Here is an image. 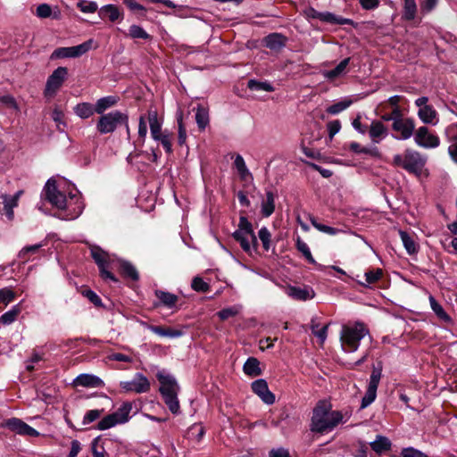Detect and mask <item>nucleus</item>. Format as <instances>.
<instances>
[{"label": "nucleus", "mask_w": 457, "mask_h": 457, "mask_svg": "<svg viewBox=\"0 0 457 457\" xmlns=\"http://www.w3.org/2000/svg\"><path fill=\"white\" fill-rule=\"evenodd\" d=\"M45 198L55 208L65 211L63 220H71L77 219L84 209L80 196L71 195L69 199L57 189L56 181L49 179L43 189Z\"/></svg>", "instance_id": "1"}, {"label": "nucleus", "mask_w": 457, "mask_h": 457, "mask_svg": "<svg viewBox=\"0 0 457 457\" xmlns=\"http://www.w3.org/2000/svg\"><path fill=\"white\" fill-rule=\"evenodd\" d=\"M330 404L319 402L313 409L311 430L323 434L333 430L343 420V414L339 411H331Z\"/></svg>", "instance_id": "2"}, {"label": "nucleus", "mask_w": 457, "mask_h": 457, "mask_svg": "<svg viewBox=\"0 0 457 457\" xmlns=\"http://www.w3.org/2000/svg\"><path fill=\"white\" fill-rule=\"evenodd\" d=\"M392 163L409 173L420 175L427 163V156L417 150L407 148L403 154L394 155Z\"/></svg>", "instance_id": "3"}, {"label": "nucleus", "mask_w": 457, "mask_h": 457, "mask_svg": "<svg viewBox=\"0 0 457 457\" xmlns=\"http://www.w3.org/2000/svg\"><path fill=\"white\" fill-rule=\"evenodd\" d=\"M157 378L161 384L160 392L164 403L173 414H178L179 412V403L178 400L179 386L176 379L170 375H164L162 373H158Z\"/></svg>", "instance_id": "4"}, {"label": "nucleus", "mask_w": 457, "mask_h": 457, "mask_svg": "<svg viewBox=\"0 0 457 457\" xmlns=\"http://www.w3.org/2000/svg\"><path fill=\"white\" fill-rule=\"evenodd\" d=\"M369 333L363 323L357 322L353 326H343L340 340L345 352L353 353L357 351L361 340Z\"/></svg>", "instance_id": "5"}, {"label": "nucleus", "mask_w": 457, "mask_h": 457, "mask_svg": "<svg viewBox=\"0 0 457 457\" xmlns=\"http://www.w3.org/2000/svg\"><path fill=\"white\" fill-rule=\"evenodd\" d=\"M132 410V404L129 402L123 403L118 410L104 417L97 424L99 430L111 428L117 424H124L129 420V413Z\"/></svg>", "instance_id": "6"}, {"label": "nucleus", "mask_w": 457, "mask_h": 457, "mask_svg": "<svg viewBox=\"0 0 457 457\" xmlns=\"http://www.w3.org/2000/svg\"><path fill=\"white\" fill-rule=\"evenodd\" d=\"M126 122L127 114L116 110L102 114L97 120L96 129L100 134H109L114 132L121 123Z\"/></svg>", "instance_id": "7"}, {"label": "nucleus", "mask_w": 457, "mask_h": 457, "mask_svg": "<svg viewBox=\"0 0 457 457\" xmlns=\"http://www.w3.org/2000/svg\"><path fill=\"white\" fill-rule=\"evenodd\" d=\"M428 98L421 96L415 100V105L419 107L417 115L419 119L428 125H436L439 121L436 110L430 104H428Z\"/></svg>", "instance_id": "8"}, {"label": "nucleus", "mask_w": 457, "mask_h": 457, "mask_svg": "<svg viewBox=\"0 0 457 457\" xmlns=\"http://www.w3.org/2000/svg\"><path fill=\"white\" fill-rule=\"evenodd\" d=\"M415 144L425 149H433L440 145L439 137L433 133L428 127L421 126L414 133Z\"/></svg>", "instance_id": "9"}, {"label": "nucleus", "mask_w": 457, "mask_h": 457, "mask_svg": "<svg viewBox=\"0 0 457 457\" xmlns=\"http://www.w3.org/2000/svg\"><path fill=\"white\" fill-rule=\"evenodd\" d=\"M92 39L80 45L70 47H58L51 54V59L77 58L89 51L92 46Z\"/></svg>", "instance_id": "10"}, {"label": "nucleus", "mask_w": 457, "mask_h": 457, "mask_svg": "<svg viewBox=\"0 0 457 457\" xmlns=\"http://www.w3.org/2000/svg\"><path fill=\"white\" fill-rule=\"evenodd\" d=\"M91 256L97 264L100 275L103 278H108L113 282H118L117 278L112 272L107 270L110 257L106 252L98 246H94L91 248Z\"/></svg>", "instance_id": "11"}, {"label": "nucleus", "mask_w": 457, "mask_h": 457, "mask_svg": "<svg viewBox=\"0 0 457 457\" xmlns=\"http://www.w3.org/2000/svg\"><path fill=\"white\" fill-rule=\"evenodd\" d=\"M380 378L381 368H373L366 393L361 399V409H365L375 401Z\"/></svg>", "instance_id": "12"}, {"label": "nucleus", "mask_w": 457, "mask_h": 457, "mask_svg": "<svg viewBox=\"0 0 457 457\" xmlns=\"http://www.w3.org/2000/svg\"><path fill=\"white\" fill-rule=\"evenodd\" d=\"M68 76V69L66 67H58L48 77L46 85V95H54L62 87Z\"/></svg>", "instance_id": "13"}, {"label": "nucleus", "mask_w": 457, "mask_h": 457, "mask_svg": "<svg viewBox=\"0 0 457 457\" xmlns=\"http://www.w3.org/2000/svg\"><path fill=\"white\" fill-rule=\"evenodd\" d=\"M120 386L125 392L137 394L146 393L150 390V382L142 373H137L130 381H121Z\"/></svg>", "instance_id": "14"}, {"label": "nucleus", "mask_w": 457, "mask_h": 457, "mask_svg": "<svg viewBox=\"0 0 457 457\" xmlns=\"http://www.w3.org/2000/svg\"><path fill=\"white\" fill-rule=\"evenodd\" d=\"M392 129L400 134V136L396 137L397 139L407 140L411 137H414L416 131L415 121L411 118H402L393 122Z\"/></svg>", "instance_id": "15"}, {"label": "nucleus", "mask_w": 457, "mask_h": 457, "mask_svg": "<svg viewBox=\"0 0 457 457\" xmlns=\"http://www.w3.org/2000/svg\"><path fill=\"white\" fill-rule=\"evenodd\" d=\"M5 427L12 432L21 436H37L38 431L18 418H12L6 420Z\"/></svg>", "instance_id": "16"}, {"label": "nucleus", "mask_w": 457, "mask_h": 457, "mask_svg": "<svg viewBox=\"0 0 457 457\" xmlns=\"http://www.w3.org/2000/svg\"><path fill=\"white\" fill-rule=\"evenodd\" d=\"M251 387L253 392L256 394L266 404H273L275 403V395L270 391L268 383L265 379L260 378L253 381Z\"/></svg>", "instance_id": "17"}, {"label": "nucleus", "mask_w": 457, "mask_h": 457, "mask_svg": "<svg viewBox=\"0 0 457 457\" xmlns=\"http://www.w3.org/2000/svg\"><path fill=\"white\" fill-rule=\"evenodd\" d=\"M287 38L280 33H270L263 38L264 46L271 51L278 52L283 49Z\"/></svg>", "instance_id": "18"}, {"label": "nucleus", "mask_w": 457, "mask_h": 457, "mask_svg": "<svg viewBox=\"0 0 457 457\" xmlns=\"http://www.w3.org/2000/svg\"><path fill=\"white\" fill-rule=\"evenodd\" d=\"M233 238L240 244L241 248L250 253L252 249H255L258 241L256 237H250L246 233L234 232L232 234Z\"/></svg>", "instance_id": "19"}, {"label": "nucleus", "mask_w": 457, "mask_h": 457, "mask_svg": "<svg viewBox=\"0 0 457 457\" xmlns=\"http://www.w3.org/2000/svg\"><path fill=\"white\" fill-rule=\"evenodd\" d=\"M76 386L84 387H104V382L97 376L93 374H80L74 379Z\"/></svg>", "instance_id": "20"}, {"label": "nucleus", "mask_w": 457, "mask_h": 457, "mask_svg": "<svg viewBox=\"0 0 457 457\" xmlns=\"http://www.w3.org/2000/svg\"><path fill=\"white\" fill-rule=\"evenodd\" d=\"M369 135L373 143L378 144L387 136V129L381 121L373 120L369 129Z\"/></svg>", "instance_id": "21"}, {"label": "nucleus", "mask_w": 457, "mask_h": 457, "mask_svg": "<svg viewBox=\"0 0 457 457\" xmlns=\"http://www.w3.org/2000/svg\"><path fill=\"white\" fill-rule=\"evenodd\" d=\"M147 120L150 126L151 136L154 140H157L163 131L162 130V122L159 120L158 114L155 110H149L147 112Z\"/></svg>", "instance_id": "22"}, {"label": "nucleus", "mask_w": 457, "mask_h": 457, "mask_svg": "<svg viewBox=\"0 0 457 457\" xmlns=\"http://www.w3.org/2000/svg\"><path fill=\"white\" fill-rule=\"evenodd\" d=\"M17 206L15 200H11L10 195H0V214H5L7 220L12 221L14 218L13 209Z\"/></svg>", "instance_id": "23"}, {"label": "nucleus", "mask_w": 457, "mask_h": 457, "mask_svg": "<svg viewBox=\"0 0 457 457\" xmlns=\"http://www.w3.org/2000/svg\"><path fill=\"white\" fill-rule=\"evenodd\" d=\"M287 295L293 299L306 301L314 297V292L307 287H289Z\"/></svg>", "instance_id": "24"}, {"label": "nucleus", "mask_w": 457, "mask_h": 457, "mask_svg": "<svg viewBox=\"0 0 457 457\" xmlns=\"http://www.w3.org/2000/svg\"><path fill=\"white\" fill-rule=\"evenodd\" d=\"M119 101V97L116 96H107L102 98H99L96 104V112L98 114H104V112L109 109L116 105Z\"/></svg>", "instance_id": "25"}, {"label": "nucleus", "mask_w": 457, "mask_h": 457, "mask_svg": "<svg viewBox=\"0 0 457 457\" xmlns=\"http://www.w3.org/2000/svg\"><path fill=\"white\" fill-rule=\"evenodd\" d=\"M244 373L249 377H258L262 370L260 368V361L255 357H249L243 366Z\"/></svg>", "instance_id": "26"}, {"label": "nucleus", "mask_w": 457, "mask_h": 457, "mask_svg": "<svg viewBox=\"0 0 457 457\" xmlns=\"http://www.w3.org/2000/svg\"><path fill=\"white\" fill-rule=\"evenodd\" d=\"M320 21L329 23V24H339V25H353V21L348 18H344L341 16H337L336 14L329 12H321L320 15Z\"/></svg>", "instance_id": "27"}, {"label": "nucleus", "mask_w": 457, "mask_h": 457, "mask_svg": "<svg viewBox=\"0 0 457 457\" xmlns=\"http://www.w3.org/2000/svg\"><path fill=\"white\" fill-rule=\"evenodd\" d=\"M101 19H109L111 21H117L121 13L119 8L114 4H106L101 7L98 11Z\"/></svg>", "instance_id": "28"}, {"label": "nucleus", "mask_w": 457, "mask_h": 457, "mask_svg": "<svg viewBox=\"0 0 457 457\" xmlns=\"http://www.w3.org/2000/svg\"><path fill=\"white\" fill-rule=\"evenodd\" d=\"M120 274L133 281H137L139 278V274L136 267L129 262L120 261L119 267Z\"/></svg>", "instance_id": "29"}, {"label": "nucleus", "mask_w": 457, "mask_h": 457, "mask_svg": "<svg viewBox=\"0 0 457 457\" xmlns=\"http://www.w3.org/2000/svg\"><path fill=\"white\" fill-rule=\"evenodd\" d=\"M154 295L161 303L168 308L174 307L179 299L176 295L162 290H155Z\"/></svg>", "instance_id": "30"}, {"label": "nucleus", "mask_w": 457, "mask_h": 457, "mask_svg": "<svg viewBox=\"0 0 457 457\" xmlns=\"http://www.w3.org/2000/svg\"><path fill=\"white\" fill-rule=\"evenodd\" d=\"M74 112L81 119H87L96 112V108L90 103H80L74 107Z\"/></svg>", "instance_id": "31"}, {"label": "nucleus", "mask_w": 457, "mask_h": 457, "mask_svg": "<svg viewBox=\"0 0 457 457\" xmlns=\"http://www.w3.org/2000/svg\"><path fill=\"white\" fill-rule=\"evenodd\" d=\"M370 447L374 452L381 453L390 449L391 442L386 436H377L376 439L370 443Z\"/></svg>", "instance_id": "32"}, {"label": "nucleus", "mask_w": 457, "mask_h": 457, "mask_svg": "<svg viewBox=\"0 0 457 457\" xmlns=\"http://www.w3.org/2000/svg\"><path fill=\"white\" fill-rule=\"evenodd\" d=\"M350 58H345L342 60L333 70L328 71L324 72V77L329 80H332L337 77H339L342 73L345 72L346 67L350 62Z\"/></svg>", "instance_id": "33"}, {"label": "nucleus", "mask_w": 457, "mask_h": 457, "mask_svg": "<svg viewBox=\"0 0 457 457\" xmlns=\"http://www.w3.org/2000/svg\"><path fill=\"white\" fill-rule=\"evenodd\" d=\"M399 234L407 253L409 254L416 253L418 252V245L414 241L413 237L407 232L403 230H400Z\"/></svg>", "instance_id": "34"}, {"label": "nucleus", "mask_w": 457, "mask_h": 457, "mask_svg": "<svg viewBox=\"0 0 457 457\" xmlns=\"http://www.w3.org/2000/svg\"><path fill=\"white\" fill-rule=\"evenodd\" d=\"M275 210L274 195L271 191L266 192V200L262 204V214L270 217Z\"/></svg>", "instance_id": "35"}, {"label": "nucleus", "mask_w": 457, "mask_h": 457, "mask_svg": "<svg viewBox=\"0 0 457 457\" xmlns=\"http://www.w3.org/2000/svg\"><path fill=\"white\" fill-rule=\"evenodd\" d=\"M195 121L200 130H204L209 124V113L207 109L198 106L195 112Z\"/></svg>", "instance_id": "36"}, {"label": "nucleus", "mask_w": 457, "mask_h": 457, "mask_svg": "<svg viewBox=\"0 0 457 457\" xmlns=\"http://www.w3.org/2000/svg\"><path fill=\"white\" fill-rule=\"evenodd\" d=\"M20 312H21V307L19 304H16L14 306H12L11 310L4 312L0 317V322L4 325H10L16 320Z\"/></svg>", "instance_id": "37"}, {"label": "nucleus", "mask_w": 457, "mask_h": 457, "mask_svg": "<svg viewBox=\"0 0 457 457\" xmlns=\"http://www.w3.org/2000/svg\"><path fill=\"white\" fill-rule=\"evenodd\" d=\"M247 87L250 90L253 91H265V92H273V86L267 81H258L255 79H250L247 83Z\"/></svg>", "instance_id": "38"}, {"label": "nucleus", "mask_w": 457, "mask_h": 457, "mask_svg": "<svg viewBox=\"0 0 457 457\" xmlns=\"http://www.w3.org/2000/svg\"><path fill=\"white\" fill-rule=\"evenodd\" d=\"M234 165L241 178V179H246L248 177L252 178V174L249 172L244 158L237 154L234 161Z\"/></svg>", "instance_id": "39"}, {"label": "nucleus", "mask_w": 457, "mask_h": 457, "mask_svg": "<svg viewBox=\"0 0 457 457\" xmlns=\"http://www.w3.org/2000/svg\"><path fill=\"white\" fill-rule=\"evenodd\" d=\"M296 249L302 253V254L304 256V258L312 264H316V262L314 258L312 257V254L311 253V250L308 246V245L303 242L300 237H297L296 242H295Z\"/></svg>", "instance_id": "40"}, {"label": "nucleus", "mask_w": 457, "mask_h": 457, "mask_svg": "<svg viewBox=\"0 0 457 457\" xmlns=\"http://www.w3.org/2000/svg\"><path fill=\"white\" fill-rule=\"evenodd\" d=\"M177 122H178V143L179 145H183L186 143L187 139V130L186 127L183 123V112L182 111L177 112Z\"/></svg>", "instance_id": "41"}, {"label": "nucleus", "mask_w": 457, "mask_h": 457, "mask_svg": "<svg viewBox=\"0 0 457 457\" xmlns=\"http://www.w3.org/2000/svg\"><path fill=\"white\" fill-rule=\"evenodd\" d=\"M403 17L407 21H412L417 13V4L415 0H403Z\"/></svg>", "instance_id": "42"}, {"label": "nucleus", "mask_w": 457, "mask_h": 457, "mask_svg": "<svg viewBox=\"0 0 457 457\" xmlns=\"http://www.w3.org/2000/svg\"><path fill=\"white\" fill-rule=\"evenodd\" d=\"M129 36L131 38L137 39H151V36L140 26L138 25H131L129 29Z\"/></svg>", "instance_id": "43"}, {"label": "nucleus", "mask_w": 457, "mask_h": 457, "mask_svg": "<svg viewBox=\"0 0 457 457\" xmlns=\"http://www.w3.org/2000/svg\"><path fill=\"white\" fill-rule=\"evenodd\" d=\"M429 303L430 307L433 310V312L436 313V315L440 318L443 320H449L450 317L447 315V313L445 312L442 305L435 299L434 296H429Z\"/></svg>", "instance_id": "44"}, {"label": "nucleus", "mask_w": 457, "mask_h": 457, "mask_svg": "<svg viewBox=\"0 0 457 457\" xmlns=\"http://www.w3.org/2000/svg\"><path fill=\"white\" fill-rule=\"evenodd\" d=\"M241 311V306L233 305L228 308H224L217 312V316L220 320H226L231 317L237 315Z\"/></svg>", "instance_id": "45"}, {"label": "nucleus", "mask_w": 457, "mask_h": 457, "mask_svg": "<svg viewBox=\"0 0 457 457\" xmlns=\"http://www.w3.org/2000/svg\"><path fill=\"white\" fill-rule=\"evenodd\" d=\"M310 221L312 223V225L316 228L318 229L319 231L322 232V233H325V234H328V235H337L340 229L338 228H333V227H329V226H327V225H324V224H321L320 222H318V220H316V218L314 217H310Z\"/></svg>", "instance_id": "46"}, {"label": "nucleus", "mask_w": 457, "mask_h": 457, "mask_svg": "<svg viewBox=\"0 0 457 457\" xmlns=\"http://www.w3.org/2000/svg\"><path fill=\"white\" fill-rule=\"evenodd\" d=\"M235 232L246 233L250 237H256L252 223L245 216L239 218L238 228Z\"/></svg>", "instance_id": "47"}, {"label": "nucleus", "mask_w": 457, "mask_h": 457, "mask_svg": "<svg viewBox=\"0 0 457 457\" xmlns=\"http://www.w3.org/2000/svg\"><path fill=\"white\" fill-rule=\"evenodd\" d=\"M42 244H36L23 247L18 253V257L24 262L29 261V254L36 253L41 247Z\"/></svg>", "instance_id": "48"}, {"label": "nucleus", "mask_w": 457, "mask_h": 457, "mask_svg": "<svg viewBox=\"0 0 457 457\" xmlns=\"http://www.w3.org/2000/svg\"><path fill=\"white\" fill-rule=\"evenodd\" d=\"M77 7L85 13H94L97 11L98 5L96 2L81 0L77 3Z\"/></svg>", "instance_id": "49"}, {"label": "nucleus", "mask_w": 457, "mask_h": 457, "mask_svg": "<svg viewBox=\"0 0 457 457\" xmlns=\"http://www.w3.org/2000/svg\"><path fill=\"white\" fill-rule=\"evenodd\" d=\"M191 287L195 291L201 293H206L210 290V285L204 281V279L200 277H195L193 278Z\"/></svg>", "instance_id": "50"}, {"label": "nucleus", "mask_w": 457, "mask_h": 457, "mask_svg": "<svg viewBox=\"0 0 457 457\" xmlns=\"http://www.w3.org/2000/svg\"><path fill=\"white\" fill-rule=\"evenodd\" d=\"M15 298V293L8 288L4 287L0 289V304L6 306L8 303L12 302Z\"/></svg>", "instance_id": "51"}, {"label": "nucleus", "mask_w": 457, "mask_h": 457, "mask_svg": "<svg viewBox=\"0 0 457 457\" xmlns=\"http://www.w3.org/2000/svg\"><path fill=\"white\" fill-rule=\"evenodd\" d=\"M171 134L168 130H164L163 133L158 137L156 141L161 142L162 145L165 149L166 153H172V145L170 140Z\"/></svg>", "instance_id": "52"}, {"label": "nucleus", "mask_w": 457, "mask_h": 457, "mask_svg": "<svg viewBox=\"0 0 457 457\" xmlns=\"http://www.w3.org/2000/svg\"><path fill=\"white\" fill-rule=\"evenodd\" d=\"M382 276V270L380 269L372 270L365 272V283H361L363 286L377 282Z\"/></svg>", "instance_id": "53"}, {"label": "nucleus", "mask_w": 457, "mask_h": 457, "mask_svg": "<svg viewBox=\"0 0 457 457\" xmlns=\"http://www.w3.org/2000/svg\"><path fill=\"white\" fill-rule=\"evenodd\" d=\"M101 439L97 436L91 443V450L94 457H105V450L103 445H99Z\"/></svg>", "instance_id": "54"}, {"label": "nucleus", "mask_w": 457, "mask_h": 457, "mask_svg": "<svg viewBox=\"0 0 457 457\" xmlns=\"http://www.w3.org/2000/svg\"><path fill=\"white\" fill-rule=\"evenodd\" d=\"M258 237L262 243L263 248L265 250H269L270 237H271V235H270V232L269 231V229L266 227H262L258 232Z\"/></svg>", "instance_id": "55"}, {"label": "nucleus", "mask_w": 457, "mask_h": 457, "mask_svg": "<svg viewBox=\"0 0 457 457\" xmlns=\"http://www.w3.org/2000/svg\"><path fill=\"white\" fill-rule=\"evenodd\" d=\"M351 101H341L336 103L328 108V112L330 114H337L350 106Z\"/></svg>", "instance_id": "56"}, {"label": "nucleus", "mask_w": 457, "mask_h": 457, "mask_svg": "<svg viewBox=\"0 0 457 457\" xmlns=\"http://www.w3.org/2000/svg\"><path fill=\"white\" fill-rule=\"evenodd\" d=\"M36 14L41 19L48 18L52 15L51 6L47 4H41L37 7Z\"/></svg>", "instance_id": "57"}, {"label": "nucleus", "mask_w": 457, "mask_h": 457, "mask_svg": "<svg viewBox=\"0 0 457 457\" xmlns=\"http://www.w3.org/2000/svg\"><path fill=\"white\" fill-rule=\"evenodd\" d=\"M102 411H103L99 410L88 411L83 418V425H88L93 421L96 420L101 416Z\"/></svg>", "instance_id": "58"}, {"label": "nucleus", "mask_w": 457, "mask_h": 457, "mask_svg": "<svg viewBox=\"0 0 457 457\" xmlns=\"http://www.w3.org/2000/svg\"><path fill=\"white\" fill-rule=\"evenodd\" d=\"M83 295L87 297L92 303L96 306H101L102 301L101 298L91 289H87L83 291Z\"/></svg>", "instance_id": "59"}, {"label": "nucleus", "mask_w": 457, "mask_h": 457, "mask_svg": "<svg viewBox=\"0 0 457 457\" xmlns=\"http://www.w3.org/2000/svg\"><path fill=\"white\" fill-rule=\"evenodd\" d=\"M146 134H147V126H146L145 118L144 116H140L139 120H138V137L142 140V142H145Z\"/></svg>", "instance_id": "60"}, {"label": "nucleus", "mask_w": 457, "mask_h": 457, "mask_svg": "<svg viewBox=\"0 0 457 457\" xmlns=\"http://www.w3.org/2000/svg\"><path fill=\"white\" fill-rule=\"evenodd\" d=\"M402 118L403 115L400 107L394 108L391 113L384 114L382 116V120H384L385 121L393 120V122H395V120H401Z\"/></svg>", "instance_id": "61"}, {"label": "nucleus", "mask_w": 457, "mask_h": 457, "mask_svg": "<svg viewBox=\"0 0 457 457\" xmlns=\"http://www.w3.org/2000/svg\"><path fill=\"white\" fill-rule=\"evenodd\" d=\"M123 4L132 12H145V7L137 3L135 0H123Z\"/></svg>", "instance_id": "62"}, {"label": "nucleus", "mask_w": 457, "mask_h": 457, "mask_svg": "<svg viewBox=\"0 0 457 457\" xmlns=\"http://www.w3.org/2000/svg\"><path fill=\"white\" fill-rule=\"evenodd\" d=\"M402 457H428L427 454L422 452L416 450L414 448H405L402 451Z\"/></svg>", "instance_id": "63"}, {"label": "nucleus", "mask_w": 457, "mask_h": 457, "mask_svg": "<svg viewBox=\"0 0 457 457\" xmlns=\"http://www.w3.org/2000/svg\"><path fill=\"white\" fill-rule=\"evenodd\" d=\"M195 432L196 433L194 437L195 440L196 442H200L203 439L205 433L204 428L201 425H194L190 428V433L194 435Z\"/></svg>", "instance_id": "64"}]
</instances>
